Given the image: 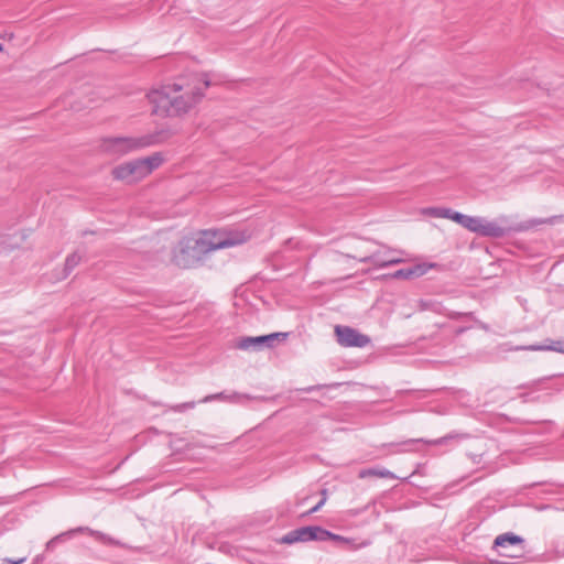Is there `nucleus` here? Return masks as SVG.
Returning <instances> with one entry per match:
<instances>
[{
    "mask_svg": "<svg viewBox=\"0 0 564 564\" xmlns=\"http://www.w3.org/2000/svg\"><path fill=\"white\" fill-rule=\"evenodd\" d=\"M195 406V403L194 402H186V403H182V404H177L174 410L175 411H184L186 409H193Z\"/></svg>",
    "mask_w": 564,
    "mask_h": 564,
    "instance_id": "5701e85b",
    "label": "nucleus"
},
{
    "mask_svg": "<svg viewBox=\"0 0 564 564\" xmlns=\"http://www.w3.org/2000/svg\"><path fill=\"white\" fill-rule=\"evenodd\" d=\"M449 210L451 208H444V207H429L423 210L424 215L432 216L435 218H449Z\"/></svg>",
    "mask_w": 564,
    "mask_h": 564,
    "instance_id": "aec40b11",
    "label": "nucleus"
},
{
    "mask_svg": "<svg viewBox=\"0 0 564 564\" xmlns=\"http://www.w3.org/2000/svg\"><path fill=\"white\" fill-rule=\"evenodd\" d=\"M427 272V267L424 264H417L412 268H403L400 270H397L392 278L394 279H412V278H419Z\"/></svg>",
    "mask_w": 564,
    "mask_h": 564,
    "instance_id": "ddd939ff",
    "label": "nucleus"
},
{
    "mask_svg": "<svg viewBox=\"0 0 564 564\" xmlns=\"http://www.w3.org/2000/svg\"><path fill=\"white\" fill-rule=\"evenodd\" d=\"M445 440H446V438H441V440L435 441L434 443H436V444H442Z\"/></svg>",
    "mask_w": 564,
    "mask_h": 564,
    "instance_id": "a878e982",
    "label": "nucleus"
},
{
    "mask_svg": "<svg viewBox=\"0 0 564 564\" xmlns=\"http://www.w3.org/2000/svg\"><path fill=\"white\" fill-rule=\"evenodd\" d=\"M337 341L343 347H366L370 343L367 335L359 333L357 329L349 326L337 325L335 327Z\"/></svg>",
    "mask_w": 564,
    "mask_h": 564,
    "instance_id": "0eeeda50",
    "label": "nucleus"
},
{
    "mask_svg": "<svg viewBox=\"0 0 564 564\" xmlns=\"http://www.w3.org/2000/svg\"><path fill=\"white\" fill-rule=\"evenodd\" d=\"M167 138L165 131H156L141 137H113L101 142L102 151L112 155H123L129 152L162 143Z\"/></svg>",
    "mask_w": 564,
    "mask_h": 564,
    "instance_id": "7ed1b4c3",
    "label": "nucleus"
},
{
    "mask_svg": "<svg viewBox=\"0 0 564 564\" xmlns=\"http://www.w3.org/2000/svg\"><path fill=\"white\" fill-rule=\"evenodd\" d=\"M522 349H528V350H533V351H536V350H553V351H556V352L564 354V340H554V341H552L547 346L531 345V346H528V347H523Z\"/></svg>",
    "mask_w": 564,
    "mask_h": 564,
    "instance_id": "f3484780",
    "label": "nucleus"
},
{
    "mask_svg": "<svg viewBox=\"0 0 564 564\" xmlns=\"http://www.w3.org/2000/svg\"><path fill=\"white\" fill-rule=\"evenodd\" d=\"M417 442H423V440H409V441L402 443V445L409 446V445H412Z\"/></svg>",
    "mask_w": 564,
    "mask_h": 564,
    "instance_id": "b1692460",
    "label": "nucleus"
},
{
    "mask_svg": "<svg viewBox=\"0 0 564 564\" xmlns=\"http://www.w3.org/2000/svg\"><path fill=\"white\" fill-rule=\"evenodd\" d=\"M556 553H557V556L564 557V550L563 551L556 550Z\"/></svg>",
    "mask_w": 564,
    "mask_h": 564,
    "instance_id": "393cba45",
    "label": "nucleus"
},
{
    "mask_svg": "<svg viewBox=\"0 0 564 564\" xmlns=\"http://www.w3.org/2000/svg\"><path fill=\"white\" fill-rule=\"evenodd\" d=\"M465 217H466L465 214L455 212L453 209L449 210V218L448 219L459 224L460 226H463Z\"/></svg>",
    "mask_w": 564,
    "mask_h": 564,
    "instance_id": "412c9836",
    "label": "nucleus"
},
{
    "mask_svg": "<svg viewBox=\"0 0 564 564\" xmlns=\"http://www.w3.org/2000/svg\"><path fill=\"white\" fill-rule=\"evenodd\" d=\"M509 229L499 225L498 221L488 220L482 217L478 235L489 238H502Z\"/></svg>",
    "mask_w": 564,
    "mask_h": 564,
    "instance_id": "9b49d317",
    "label": "nucleus"
},
{
    "mask_svg": "<svg viewBox=\"0 0 564 564\" xmlns=\"http://www.w3.org/2000/svg\"><path fill=\"white\" fill-rule=\"evenodd\" d=\"M322 494H323L322 499L313 508H311L305 514L315 513L325 505L326 499H327L326 498V490H323Z\"/></svg>",
    "mask_w": 564,
    "mask_h": 564,
    "instance_id": "4be33fe9",
    "label": "nucleus"
},
{
    "mask_svg": "<svg viewBox=\"0 0 564 564\" xmlns=\"http://www.w3.org/2000/svg\"><path fill=\"white\" fill-rule=\"evenodd\" d=\"M139 160L141 162L143 173L145 174V176L151 174L155 169H158L163 163V156L159 152Z\"/></svg>",
    "mask_w": 564,
    "mask_h": 564,
    "instance_id": "4468645a",
    "label": "nucleus"
},
{
    "mask_svg": "<svg viewBox=\"0 0 564 564\" xmlns=\"http://www.w3.org/2000/svg\"><path fill=\"white\" fill-rule=\"evenodd\" d=\"M82 258V254H79L78 252H73L69 256H67L64 267V278L70 274V272L79 264Z\"/></svg>",
    "mask_w": 564,
    "mask_h": 564,
    "instance_id": "a211bd4d",
    "label": "nucleus"
},
{
    "mask_svg": "<svg viewBox=\"0 0 564 564\" xmlns=\"http://www.w3.org/2000/svg\"><path fill=\"white\" fill-rule=\"evenodd\" d=\"M403 254L404 251L402 250L383 247V249L377 250L371 254L360 257L359 262L372 263L378 268H387L404 262Z\"/></svg>",
    "mask_w": 564,
    "mask_h": 564,
    "instance_id": "20e7f679",
    "label": "nucleus"
},
{
    "mask_svg": "<svg viewBox=\"0 0 564 564\" xmlns=\"http://www.w3.org/2000/svg\"><path fill=\"white\" fill-rule=\"evenodd\" d=\"M326 540H333L337 544L346 547L347 550H358V549L366 547L369 545V542L365 541L361 543H356V541L354 539L338 535V534L332 533L330 531H328V535H324V541H326Z\"/></svg>",
    "mask_w": 564,
    "mask_h": 564,
    "instance_id": "f8f14e48",
    "label": "nucleus"
},
{
    "mask_svg": "<svg viewBox=\"0 0 564 564\" xmlns=\"http://www.w3.org/2000/svg\"><path fill=\"white\" fill-rule=\"evenodd\" d=\"M247 399H249V397L246 394L232 393V394L227 395L224 392H220V393H216V394L206 395L202 400V402L206 403V402H210L213 400H228L230 402H241L242 400H247Z\"/></svg>",
    "mask_w": 564,
    "mask_h": 564,
    "instance_id": "dca6fc26",
    "label": "nucleus"
},
{
    "mask_svg": "<svg viewBox=\"0 0 564 564\" xmlns=\"http://www.w3.org/2000/svg\"><path fill=\"white\" fill-rule=\"evenodd\" d=\"M249 238L250 235L246 230H204L198 236L182 238L173 250L172 261L182 269L194 268L208 252L241 245Z\"/></svg>",
    "mask_w": 564,
    "mask_h": 564,
    "instance_id": "f03ea898",
    "label": "nucleus"
},
{
    "mask_svg": "<svg viewBox=\"0 0 564 564\" xmlns=\"http://www.w3.org/2000/svg\"><path fill=\"white\" fill-rule=\"evenodd\" d=\"M371 476L380 477V478H390V479L397 478V476L392 471H390L389 469L383 468V467H372V468L361 469L359 471V478H361V479L371 477Z\"/></svg>",
    "mask_w": 564,
    "mask_h": 564,
    "instance_id": "2eb2a0df",
    "label": "nucleus"
},
{
    "mask_svg": "<svg viewBox=\"0 0 564 564\" xmlns=\"http://www.w3.org/2000/svg\"><path fill=\"white\" fill-rule=\"evenodd\" d=\"M523 543L524 540L512 532L503 533L498 535L494 541V549L499 553L501 556L507 557H518V554H512L508 552V549L511 546H519L520 552L523 551Z\"/></svg>",
    "mask_w": 564,
    "mask_h": 564,
    "instance_id": "9d476101",
    "label": "nucleus"
},
{
    "mask_svg": "<svg viewBox=\"0 0 564 564\" xmlns=\"http://www.w3.org/2000/svg\"><path fill=\"white\" fill-rule=\"evenodd\" d=\"M324 535H328V530L318 525H308L288 532L281 538V542L293 544L296 542L324 541Z\"/></svg>",
    "mask_w": 564,
    "mask_h": 564,
    "instance_id": "39448f33",
    "label": "nucleus"
},
{
    "mask_svg": "<svg viewBox=\"0 0 564 564\" xmlns=\"http://www.w3.org/2000/svg\"><path fill=\"white\" fill-rule=\"evenodd\" d=\"M286 337V333H272L257 337H242L237 343V348L241 350H260L263 347L272 348L279 338L285 339Z\"/></svg>",
    "mask_w": 564,
    "mask_h": 564,
    "instance_id": "6e6552de",
    "label": "nucleus"
},
{
    "mask_svg": "<svg viewBox=\"0 0 564 564\" xmlns=\"http://www.w3.org/2000/svg\"><path fill=\"white\" fill-rule=\"evenodd\" d=\"M112 175L116 180L127 183H134L145 177L139 159L116 166Z\"/></svg>",
    "mask_w": 564,
    "mask_h": 564,
    "instance_id": "1a4fd4ad",
    "label": "nucleus"
},
{
    "mask_svg": "<svg viewBox=\"0 0 564 564\" xmlns=\"http://www.w3.org/2000/svg\"><path fill=\"white\" fill-rule=\"evenodd\" d=\"M482 223V217H476V216H468L466 215L464 224L462 227L468 229L471 232H475L478 235L480 224Z\"/></svg>",
    "mask_w": 564,
    "mask_h": 564,
    "instance_id": "6ab92c4d",
    "label": "nucleus"
},
{
    "mask_svg": "<svg viewBox=\"0 0 564 564\" xmlns=\"http://www.w3.org/2000/svg\"><path fill=\"white\" fill-rule=\"evenodd\" d=\"M76 532H87L90 536L95 538L99 542H101L104 544H107V545H115V546H120V547H127V544L122 543L119 540H116L115 538H112V536H110V535H108L106 533L93 530V529H90L88 527H79V528L70 530L68 532L61 533V534L54 536L53 539H51L46 543V550H48V551L54 550V547L56 546L57 543L63 542L67 536H70V535H73Z\"/></svg>",
    "mask_w": 564,
    "mask_h": 564,
    "instance_id": "423d86ee",
    "label": "nucleus"
},
{
    "mask_svg": "<svg viewBox=\"0 0 564 564\" xmlns=\"http://www.w3.org/2000/svg\"><path fill=\"white\" fill-rule=\"evenodd\" d=\"M208 86L209 80L205 75L194 74L151 90L147 98L153 106V113L176 117L193 109L202 100Z\"/></svg>",
    "mask_w": 564,
    "mask_h": 564,
    "instance_id": "f257e3e1",
    "label": "nucleus"
}]
</instances>
